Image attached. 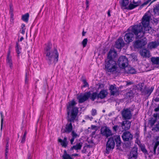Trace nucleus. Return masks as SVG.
<instances>
[{"instance_id":"17","label":"nucleus","mask_w":159,"mask_h":159,"mask_svg":"<svg viewBox=\"0 0 159 159\" xmlns=\"http://www.w3.org/2000/svg\"><path fill=\"white\" fill-rule=\"evenodd\" d=\"M159 46V41L158 40L152 41L149 43L148 45V48L152 49L156 48Z\"/></svg>"},{"instance_id":"60","label":"nucleus","mask_w":159,"mask_h":159,"mask_svg":"<svg viewBox=\"0 0 159 159\" xmlns=\"http://www.w3.org/2000/svg\"><path fill=\"white\" fill-rule=\"evenodd\" d=\"M154 100L156 102H158L159 101V98L157 97L154 99Z\"/></svg>"},{"instance_id":"11","label":"nucleus","mask_w":159,"mask_h":159,"mask_svg":"<svg viewBox=\"0 0 159 159\" xmlns=\"http://www.w3.org/2000/svg\"><path fill=\"white\" fill-rule=\"evenodd\" d=\"M147 43V40L145 38L137 40L134 42V46L137 48H141L146 45Z\"/></svg>"},{"instance_id":"25","label":"nucleus","mask_w":159,"mask_h":159,"mask_svg":"<svg viewBox=\"0 0 159 159\" xmlns=\"http://www.w3.org/2000/svg\"><path fill=\"white\" fill-rule=\"evenodd\" d=\"M107 95V93L105 90H102L98 94V98L102 99L105 98Z\"/></svg>"},{"instance_id":"22","label":"nucleus","mask_w":159,"mask_h":159,"mask_svg":"<svg viewBox=\"0 0 159 159\" xmlns=\"http://www.w3.org/2000/svg\"><path fill=\"white\" fill-rule=\"evenodd\" d=\"M140 53L143 57H149V52L146 49H143L140 51Z\"/></svg>"},{"instance_id":"38","label":"nucleus","mask_w":159,"mask_h":159,"mask_svg":"<svg viewBox=\"0 0 159 159\" xmlns=\"http://www.w3.org/2000/svg\"><path fill=\"white\" fill-rule=\"evenodd\" d=\"M63 159H73L71 156L69 154L66 155L62 156Z\"/></svg>"},{"instance_id":"2","label":"nucleus","mask_w":159,"mask_h":159,"mask_svg":"<svg viewBox=\"0 0 159 159\" xmlns=\"http://www.w3.org/2000/svg\"><path fill=\"white\" fill-rule=\"evenodd\" d=\"M69 104L67 106V119L68 121L70 122H74V120L76 117L78 113V109L76 107H74L76 103L74 100H72L70 102L68 103ZM73 126L71 123L67 124L66 126L65 129L62 133H69L72 131Z\"/></svg>"},{"instance_id":"42","label":"nucleus","mask_w":159,"mask_h":159,"mask_svg":"<svg viewBox=\"0 0 159 159\" xmlns=\"http://www.w3.org/2000/svg\"><path fill=\"white\" fill-rule=\"evenodd\" d=\"M9 7L10 13H13V5L11 3H10L9 5Z\"/></svg>"},{"instance_id":"28","label":"nucleus","mask_w":159,"mask_h":159,"mask_svg":"<svg viewBox=\"0 0 159 159\" xmlns=\"http://www.w3.org/2000/svg\"><path fill=\"white\" fill-rule=\"evenodd\" d=\"M90 99L94 101L96 98H98V93L96 92H93L92 94L90 93V96L89 97Z\"/></svg>"},{"instance_id":"14","label":"nucleus","mask_w":159,"mask_h":159,"mask_svg":"<svg viewBox=\"0 0 159 159\" xmlns=\"http://www.w3.org/2000/svg\"><path fill=\"white\" fill-rule=\"evenodd\" d=\"M117 52L114 49H111L107 54V60H114V59L117 57Z\"/></svg>"},{"instance_id":"47","label":"nucleus","mask_w":159,"mask_h":159,"mask_svg":"<svg viewBox=\"0 0 159 159\" xmlns=\"http://www.w3.org/2000/svg\"><path fill=\"white\" fill-rule=\"evenodd\" d=\"M8 147H6L5 149V157L6 159H7V153L8 152Z\"/></svg>"},{"instance_id":"6","label":"nucleus","mask_w":159,"mask_h":159,"mask_svg":"<svg viewBox=\"0 0 159 159\" xmlns=\"http://www.w3.org/2000/svg\"><path fill=\"white\" fill-rule=\"evenodd\" d=\"M128 59L125 56H121L118 59V64L119 66L122 68H124L128 65Z\"/></svg>"},{"instance_id":"63","label":"nucleus","mask_w":159,"mask_h":159,"mask_svg":"<svg viewBox=\"0 0 159 159\" xmlns=\"http://www.w3.org/2000/svg\"><path fill=\"white\" fill-rule=\"evenodd\" d=\"M31 155L30 154H28V159H31Z\"/></svg>"},{"instance_id":"55","label":"nucleus","mask_w":159,"mask_h":159,"mask_svg":"<svg viewBox=\"0 0 159 159\" xmlns=\"http://www.w3.org/2000/svg\"><path fill=\"white\" fill-rule=\"evenodd\" d=\"M75 138H73L72 137V138L70 140V143L71 144H73V142H74L75 139Z\"/></svg>"},{"instance_id":"31","label":"nucleus","mask_w":159,"mask_h":159,"mask_svg":"<svg viewBox=\"0 0 159 159\" xmlns=\"http://www.w3.org/2000/svg\"><path fill=\"white\" fill-rule=\"evenodd\" d=\"M29 14L28 13H26L24 15L22 16L21 19L23 21L26 22L28 21Z\"/></svg>"},{"instance_id":"64","label":"nucleus","mask_w":159,"mask_h":159,"mask_svg":"<svg viewBox=\"0 0 159 159\" xmlns=\"http://www.w3.org/2000/svg\"><path fill=\"white\" fill-rule=\"evenodd\" d=\"M16 52L18 54V57L19 56V54L20 53V50H17V51H16Z\"/></svg>"},{"instance_id":"59","label":"nucleus","mask_w":159,"mask_h":159,"mask_svg":"<svg viewBox=\"0 0 159 159\" xmlns=\"http://www.w3.org/2000/svg\"><path fill=\"white\" fill-rule=\"evenodd\" d=\"M25 25L24 24H22L21 26V29H25Z\"/></svg>"},{"instance_id":"62","label":"nucleus","mask_w":159,"mask_h":159,"mask_svg":"<svg viewBox=\"0 0 159 159\" xmlns=\"http://www.w3.org/2000/svg\"><path fill=\"white\" fill-rule=\"evenodd\" d=\"M79 154H73L71 155L72 156L76 157L78 156Z\"/></svg>"},{"instance_id":"13","label":"nucleus","mask_w":159,"mask_h":159,"mask_svg":"<svg viewBox=\"0 0 159 159\" xmlns=\"http://www.w3.org/2000/svg\"><path fill=\"white\" fill-rule=\"evenodd\" d=\"M101 134L107 138L112 135L111 130L107 127H102L101 130Z\"/></svg>"},{"instance_id":"21","label":"nucleus","mask_w":159,"mask_h":159,"mask_svg":"<svg viewBox=\"0 0 159 159\" xmlns=\"http://www.w3.org/2000/svg\"><path fill=\"white\" fill-rule=\"evenodd\" d=\"M58 141L60 143L62 147L66 148L67 147L68 144V142L67 141V138L65 137L63 140L61 139L58 138Z\"/></svg>"},{"instance_id":"29","label":"nucleus","mask_w":159,"mask_h":159,"mask_svg":"<svg viewBox=\"0 0 159 159\" xmlns=\"http://www.w3.org/2000/svg\"><path fill=\"white\" fill-rule=\"evenodd\" d=\"M6 61L7 64L9 66L11 69H12L13 67V65L11 57H7Z\"/></svg>"},{"instance_id":"35","label":"nucleus","mask_w":159,"mask_h":159,"mask_svg":"<svg viewBox=\"0 0 159 159\" xmlns=\"http://www.w3.org/2000/svg\"><path fill=\"white\" fill-rule=\"evenodd\" d=\"M71 135L72 136V137L75 139L79 137V135L74 130L71 132Z\"/></svg>"},{"instance_id":"52","label":"nucleus","mask_w":159,"mask_h":159,"mask_svg":"<svg viewBox=\"0 0 159 159\" xmlns=\"http://www.w3.org/2000/svg\"><path fill=\"white\" fill-rule=\"evenodd\" d=\"M11 14V21H12L13 20L14 14L13 13H10Z\"/></svg>"},{"instance_id":"41","label":"nucleus","mask_w":159,"mask_h":159,"mask_svg":"<svg viewBox=\"0 0 159 159\" xmlns=\"http://www.w3.org/2000/svg\"><path fill=\"white\" fill-rule=\"evenodd\" d=\"M91 115L93 116H94L96 115L97 114V111L96 109H93L92 110L91 112Z\"/></svg>"},{"instance_id":"3","label":"nucleus","mask_w":159,"mask_h":159,"mask_svg":"<svg viewBox=\"0 0 159 159\" xmlns=\"http://www.w3.org/2000/svg\"><path fill=\"white\" fill-rule=\"evenodd\" d=\"M51 46L52 44L48 43L44 50L46 59L49 65L55 64L58 60L59 53L57 49L55 48H52Z\"/></svg>"},{"instance_id":"4","label":"nucleus","mask_w":159,"mask_h":159,"mask_svg":"<svg viewBox=\"0 0 159 159\" xmlns=\"http://www.w3.org/2000/svg\"><path fill=\"white\" fill-rule=\"evenodd\" d=\"M107 60L105 64V69L106 71L110 72L116 71L117 68L116 61L114 60Z\"/></svg>"},{"instance_id":"20","label":"nucleus","mask_w":159,"mask_h":159,"mask_svg":"<svg viewBox=\"0 0 159 159\" xmlns=\"http://www.w3.org/2000/svg\"><path fill=\"white\" fill-rule=\"evenodd\" d=\"M154 89V87H152L150 89H147L146 86L144 87V89L141 92L142 95H148L149 96L152 92Z\"/></svg>"},{"instance_id":"57","label":"nucleus","mask_w":159,"mask_h":159,"mask_svg":"<svg viewBox=\"0 0 159 159\" xmlns=\"http://www.w3.org/2000/svg\"><path fill=\"white\" fill-rule=\"evenodd\" d=\"M67 154H68L67 153V152L66 151V150H64V154H63V155H62V156H64L65 155L66 156V155H67Z\"/></svg>"},{"instance_id":"48","label":"nucleus","mask_w":159,"mask_h":159,"mask_svg":"<svg viewBox=\"0 0 159 159\" xmlns=\"http://www.w3.org/2000/svg\"><path fill=\"white\" fill-rule=\"evenodd\" d=\"M20 49V46H19L18 43H16V51H17V50H19Z\"/></svg>"},{"instance_id":"24","label":"nucleus","mask_w":159,"mask_h":159,"mask_svg":"<svg viewBox=\"0 0 159 159\" xmlns=\"http://www.w3.org/2000/svg\"><path fill=\"white\" fill-rule=\"evenodd\" d=\"M125 72L128 74H134L136 72L134 69L128 66L125 68Z\"/></svg>"},{"instance_id":"46","label":"nucleus","mask_w":159,"mask_h":159,"mask_svg":"<svg viewBox=\"0 0 159 159\" xmlns=\"http://www.w3.org/2000/svg\"><path fill=\"white\" fill-rule=\"evenodd\" d=\"M151 0H148L146 2H144L143 4H142L141 6L143 7L144 6L147 5L148 3L151 1Z\"/></svg>"},{"instance_id":"23","label":"nucleus","mask_w":159,"mask_h":159,"mask_svg":"<svg viewBox=\"0 0 159 159\" xmlns=\"http://www.w3.org/2000/svg\"><path fill=\"white\" fill-rule=\"evenodd\" d=\"M82 144L83 143L82 142H80L77 143L75 145L71 147L70 150V151H72L74 149L77 151H78V150H80L81 149V148L82 146Z\"/></svg>"},{"instance_id":"45","label":"nucleus","mask_w":159,"mask_h":159,"mask_svg":"<svg viewBox=\"0 0 159 159\" xmlns=\"http://www.w3.org/2000/svg\"><path fill=\"white\" fill-rule=\"evenodd\" d=\"M159 145V141H157L155 144L154 146V150H155V148H157V147Z\"/></svg>"},{"instance_id":"12","label":"nucleus","mask_w":159,"mask_h":159,"mask_svg":"<svg viewBox=\"0 0 159 159\" xmlns=\"http://www.w3.org/2000/svg\"><path fill=\"white\" fill-rule=\"evenodd\" d=\"M90 96V92H89L85 93L84 95L80 94L77 97L79 103H82L87 100Z\"/></svg>"},{"instance_id":"54","label":"nucleus","mask_w":159,"mask_h":159,"mask_svg":"<svg viewBox=\"0 0 159 159\" xmlns=\"http://www.w3.org/2000/svg\"><path fill=\"white\" fill-rule=\"evenodd\" d=\"M86 146L83 147V149L82 150L81 152L83 153H85L86 152V149H85Z\"/></svg>"},{"instance_id":"27","label":"nucleus","mask_w":159,"mask_h":159,"mask_svg":"<svg viewBox=\"0 0 159 159\" xmlns=\"http://www.w3.org/2000/svg\"><path fill=\"white\" fill-rule=\"evenodd\" d=\"M156 149L157 148H156L155 150H154V147H151L150 148V151L148 153V155L149 157H151L153 155H156Z\"/></svg>"},{"instance_id":"26","label":"nucleus","mask_w":159,"mask_h":159,"mask_svg":"<svg viewBox=\"0 0 159 159\" xmlns=\"http://www.w3.org/2000/svg\"><path fill=\"white\" fill-rule=\"evenodd\" d=\"M113 138L116 142V146H120L121 144V141L120 136L118 135H116L114 136Z\"/></svg>"},{"instance_id":"50","label":"nucleus","mask_w":159,"mask_h":159,"mask_svg":"<svg viewBox=\"0 0 159 159\" xmlns=\"http://www.w3.org/2000/svg\"><path fill=\"white\" fill-rule=\"evenodd\" d=\"M25 138L26 137H25L23 136H22L21 141V142L22 143H24L25 142Z\"/></svg>"},{"instance_id":"36","label":"nucleus","mask_w":159,"mask_h":159,"mask_svg":"<svg viewBox=\"0 0 159 159\" xmlns=\"http://www.w3.org/2000/svg\"><path fill=\"white\" fill-rule=\"evenodd\" d=\"M88 42V39L87 38L84 39L82 42V44L83 47H85L86 46Z\"/></svg>"},{"instance_id":"39","label":"nucleus","mask_w":159,"mask_h":159,"mask_svg":"<svg viewBox=\"0 0 159 159\" xmlns=\"http://www.w3.org/2000/svg\"><path fill=\"white\" fill-rule=\"evenodd\" d=\"M152 130H155L156 131H159V124H157L156 125V126L152 128Z\"/></svg>"},{"instance_id":"44","label":"nucleus","mask_w":159,"mask_h":159,"mask_svg":"<svg viewBox=\"0 0 159 159\" xmlns=\"http://www.w3.org/2000/svg\"><path fill=\"white\" fill-rule=\"evenodd\" d=\"M119 127L117 125H115L113 126L112 129L114 131L116 132L118 129Z\"/></svg>"},{"instance_id":"37","label":"nucleus","mask_w":159,"mask_h":159,"mask_svg":"<svg viewBox=\"0 0 159 159\" xmlns=\"http://www.w3.org/2000/svg\"><path fill=\"white\" fill-rule=\"evenodd\" d=\"M157 119H152L150 121V123L151 126H153L157 121Z\"/></svg>"},{"instance_id":"43","label":"nucleus","mask_w":159,"mask_h":159,"mask_svg":"<svg viewBox=\"0 0 159 159\" xmlns=\"http://www.w3.org/2000/svg\"><path fill=\"white\" fill-rule=\"evenodd\" d=\"M83 82L84 83V84L83 86H82L83 87H84L86 86H89L88 84V83L85 80H83Z\"/></svg>"},{"instance_id":"7","label":"nucleus","mask_w":159,"mask_h":159,"mask_svg":"<svg viewBox=\"0 0 159 159\" xmlns=\"http://www.w3.org/2000/svg\"><path fill=\"white\" fill-rule=\"evenodd\" d=\"M115 145L114 138L111 137L108 139L107 142L106 146V152L107 154H108L111 150H112L114 148Z\"/></svg>"},{"instance_id":"8","label":"nucleus","mask_w":159,"mask_h":159,"mask_svg":"<svg viewBox=\"0 0 159 159\" xmlns=\"http://www.w3.org/2000/svg\"><path fill=\"white\" fill-rule=\"evenodd\" d=\"M115 145L114 138L111 137L108 139L107 142L106 146V152L107 154H108L111 150H112L114 148Z\"/></svg>"},{"instance_id":"58","label":"nucleus","mask_w":159,"mask_h":159,"mask_svg":"<svg viewBox=\"0 0 159 159\" xmlns=\"http://www.w3.org/2000/svg\"><path fill=\"white\" fill-rule=\"evenodd\" d=\"M153 116L155 118V119H157L158 116V114H154Z\"/></svg>"},{"instance_id":"51","label":"nucleus","mask_w":159,"mask_h":159,"mask_svg":"<svg viewBox=\"0 0 159 159\" xmlns=\"http://www.w3.org/2000/svg\"><path fill=\"white\" fill-rule=\"evenodd\" d=\"M85 118L86 119H89L90 120H91L93 119L92 116H89L88 115L85 116Z\"/></svg>"},{"instance_id":"19","label":"nucleus","mask_w":159,"mask_h":159,"mask_svg":"<svg viewBox=\"0 0 159 159\" xmlns=\"http://www.w3.org/2000/svg\"><path fill=\"white\" fill-rule=\"evenodd\" d=\"M124 45V42L121 38H119L116 42L115 47L118 49H121Z\"/></svg>"},{"instance_id":"9","label":"nucleus","mask_w":159,"mask_h":159,"mask_svg":"<svg viewBox=\"0 0 159 159\" xmlns=\"http://www.w3.org/2000/svg\"><path fill=\"white\" fill-rule=\"evenodd\" d=\"M121 114L122 118L125 120H130L132 116L130 108L124 109L121 111Z\"/></svg>"},{"instance_id":"16","label":"nucleus","mask_w":159,"mask_h":159,"mask_svg":"<svg viewBox=\"0 0 159 159\" xmlns=\"http://www.w3.org/2000/svg\"><path fill=\"white\" fill-rule=\"evenodd\" d=\"M128 156V159H136L137 157V149H133Z\"/></svg>"},{"instance_id":"34","label":"nucleus","mask_w":159,"mask_h":159,"mask_svg":"<svg viewBox=\"0 0 159 159\" xmlns=\"http://www.w3.org/2000/svg\"><path fill=\"white\" fill-rule=\"evenodd\" d=\"M0 115L1 116V130H2V128L3 123L4 119V116L3 114V112L2 111L0 112Z\"/></svg>"},{"instance_id":"40","label":"nucleus","mask_w":159,"mask_h":159,"mask_svg":"<svg viewBox=\"0 0 159 159\" xmlns=\"http://www.w3.org/2000/svg\"><path fill=\"white\" fill-rule=\"evenodd\" d=\"M141 151L145 154L148 155V152L145 148L143 146L141 147Z\"/></svg>"},{"instance_id":"10","label":"nucleus","mask_w":159,"mask_h":159,"mask_svg":"<svg viewBox=\"0 0 159 159\" xmlns=\"http://www.w3.org/2000/svg\"><path fill=\"white\" fill-rule=\"evenodd\" d=\"M129 0H122L121 3V7H124L125 9L131 10L138 6V4L134 5L132 3H130L128 7L127 6L129 4Z\"/></svg>"},{"instance_id":"18","label":"nucleus","mask_w":159,"mask_h":159,"mask_svg":"<svg viewBox=\"0 0 159 159\" xmlns=\"http://www.w3.org/2000/svg\"><path fill=\"white\" fill-rule=\"evenodd\" d=\"M120 123L121 124V127L123 129L125 130L129 129L130 127L131 122L129 121H124Z\"/></svg>"},{"instance_id":"53","label":"nucleus","mask_w":159,"mask_h":159,"mask_svg":"<svg viewBox=\"0 0 159 159\" xmlns=\"http://www.w3.org/2000/svg\"><path fill=\"white\" fill-rule=\"evenodd\" d=\"M25 29H21L20 30V31L21 34L24 35L25 33Z\"/></svg>"},{"instance_id":"30","label":"nucleus","mask_w":159,"mask_h":159,"mask_svg":"<svg viewBox=\"0 0 159 159\" xmlns=\"http://www.w3.org/2000/svg\"><path fill=\"white\" fill-rule=\"evenodd\" d=\"M151 60L153 64L159 65V57H152L151 58Z\"/></svg>"},{"instance_id":"49","label":"nucleus","mask_w":159,"mask_h":159,"mask_svg":"<svg viewBox=\"0 0 159 159\" xmlns=\"http://www.w3.org/2000/svg\"><path fill=\"white\" fill-rule=\"evenodd\" d=\"M28 75V73L27 71L26 72L25 74V83H27V76Z\"/></svg>"},{"instance_id":"61","label":"nucleus","mask_w":159,"mask_h":159,"mask_svg":"<svg viewBox=\"0 0 159 159\" xmlns=\"http://www.w3.org/2000/svg\"><path fill=\"white\" fill-rule=\"evenodd\" d=\"M97 126L94 125H92L91 126V129H94L95 128H96Z\"/></svg>"},{"instance_id":"15","label":"nucleus","mask_w":159,"mask_h":159,"mask_svg":"<svg viewBox=\"0 0 159 159\" xmlns=\"http://www.w3.org/2000/svg\"><path fill=\"white\" fill-rule=\"evenodd\" d=\"M109 90L111 95L117 96L119 95V89L116 87V85H111L110 87Z\"/></svg>"},{"instance_id":"32","label":"nucleus","mask_w":159,"mask_h":159,"mask_svg":"<svg viewBox=\"0 0 159 159\" xmlns=\"http://www.w3.org/2000/svg\"><path fill=\"white\" fill-rule=\"evenodd\" d=\"M144 84L143 83L139 84L137 85L138 89L141 92L143 91V90L144 89Z\"/></svg>"},{"instance_id":"56","label":"nucleus","mask_w":159,"mask_h":159,"mask_svg":"<svg viewBox=\"0 0 159 159\" xmlns=\"http://www.w3.org/2000/svg\"><path fill=\"white\" fill-rule=\"evenodd\" d=\"M10 53L11 52L10 50H9L8 52L7 57H11V56H10Z\"/></svg>"},{"instance_id":"5","label":"nucleus","mask_w":159,"mask_h":159,"mask_svg":"<svg viewBox=\"0 0 159 159\" xmlns=\"http://www.w3.org/2000/svg\"><path fill=\"white\" fill-rule=\"evenodd\" d=\"M121 137L124 141L129 142V143H127V147H129L131 144L130 141L133 139L132 134L129 131H125L123 133Z\"/></svg>"},{"instance_id":"1","label":"nucleus","mask_w":159,"mask_h":159,"mask_svg":"<svg viewBox=\"0 0 159 159\" xmlns=\"http://www.w3.org/2000/svg\"><path fill=\"white\" fill-rule=\"evenodd\" d=\"M150 18L151 16L146 13L142 18L141 23L143 26L140 24L131 26V32L126 33L124 36L125 41L128 43L132 42L134 39V35L136 39L143 37L146 33L143 30V28L146 29L148 26Z\"/></svg>"},{"instance_id":"33","label":"nucleus","mask_w":159,"mask_h":159,"mask_svg":"<svg viewBox=\"0 0 159 159\" xmlns=\"http://www.w3.org/2000/svg\"><path fill=\"white\" fill-rule=\"evenodd\" d=\"M153 11L154 14H159V4L157 5L153 8Z\"/></svg>"}]
</instances>
